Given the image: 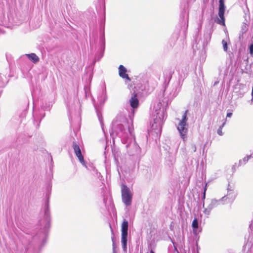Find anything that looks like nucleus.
<instances>
[{
  "label": "nucleus",
  "instance_id": "1",
  "mask_svg": "<svg viewBox=\"0 0 253 253\" xmlns=\"http://www.w3.org/2000/svg\"><path fill=\"white\" fill-rule=\"evenodd\" d=\"M188 110H186L184 114L182 116V118L180 123H179L177 129L179 130L181 138L185 140L186 138V133L187 132V128L186 127L187 126L186 122L187 121V114Z\"/></svg>",
  "mask_w": 253,
  "mask_h": 253
},
{
  "label": "nucleus",
  "instance_id": "15",
  "mask_svg": "<svg viewBox=\"0 0 253 253\" xmlns=\"http://www.w3.org/2000/svg\"><path fill=\"white\" fill-rule=\"evenodd\" d=\"M206 188H205V190H204V196H204V198H205V192H206Z\"/></svg>",
  "mask_w": 253,
  "mask_h": 253
},
{
  "label": "nucleus",
  "instance_id": "9",
  "mask_svg": "<svg viewBox=\"0 0 253 253\" xmlns=\"http://www.w3.org/2000/svg\"><path fill=\"white\" fill-rule=\"evenodd\" d=\"M192 227L194 228V229H198V220L197 218H195L193 221H192Z\"/></svg>",
  "mask_w": 253,
  "mask_h": 253
},
{
  "label": "nucleus",
  "instance_id": "6",
  "mask_svg": "<svg viewBox=\"0 0 253 253\" xmlns=\"http://www.w3.org/2000/svg\"><path fill=\"white\" fill-rule=\"evenodd\" d=\"M119 69V75L120 77L123 79H125L129 81H130V79L128 75L126 73V69L122 65H120L118 68Z\"/></svg>",
  "mask_w": 253,
  "mask_h": 253
},
{
  "label": "nucleus",
  "instance_id": "4",
  "mask_svg": "<svg viewBox=\"0 0 253 253\" xmlns=\"http://www.w3.org/2000/svg\"><path fill=\"white\" fill-rule=\"evenodd\" d=\"M128 226V221L125 219L122 224V242L124 248H126Z\"/></svg>",
  "mask_w": 253,
  "mask_h": 253
},
{
  "label": "nucleus",
  "instance_id": "13",
  "mask_svg": "<svg viewBox=\"0 0 253 253\" xmlns=\"http://www.w3.org/2000/svg\"><path fill=\"white\" fill-rule=\"evenodd\" d=\"M190 149H191V151L193 152H195L196 150V147L195 144H192L190 146Z\"/></svg>",
  "mask_w": 253,
  "mask_h": 253
},
{
  "label": "nucleus",
  "instance_id": "16",
  "mask_svg": "<svg viewBox=\"0 0 253 253\" xmlns=\"http://www.w3.org/2000/svg\"><path fill=\"white\" fill-rule=\"evenodd\" d=\"M252 95H253V87L252 91Z\"/></svg>",
  "mask_w": 253,
  "mask_h": 253
},
{
  "label": "nucleus",
  "instance_id": "2",
  "mask_svg": "<svg viewBox=\"0 0 253 253\" xmlns=\"http://www.w3.org/2000/svg\"><path fill=\"white\" fill-rule=\"evenodd\" d=\"M122 198L123 202L126 206L131 204L132 196L129 189L125 184L121 185Z\"/></svg>",
  "mask_w": 253,
  "mask_h": 253
},
{
  "label": "nucleus",
  "instance_id": "10",
  "mask_svg": "<svg viewBox=\"0 0 253 253\" xmlns=\"http://www.w3.org/2000/svg\"><path fill=\"white\" fill-rule=\"evenodd\" d=\"M222 43L223 44V49L225 51H226L228 49V44L227 42L225 40H223L222 41Z\"/></svg>",
  "mask_w": 253,
  "mask_h": 253
},
{
  "label": "nucleus",
  "instance_id": "17",
  "mask_svg": "<svg viewBox=\"0 0 253 253\" xmlns=\"http://www.w3.org/2000/svg\"><path fill=\"white\" fill-rule=\"evenodd\" d=\"M150 253H154L153 251H151L150 252Z\"/></svg>",
  "mask_w": 253,
  "mask_h": 253
},
{
  "label": "nucleus",
  "instance_id": "5",
  "mask_svg": "<svg viewBox=\"0 0 253 253\" xmlns=\"http://www.w3.org/2000/svg\"><path fill=\"white\" fill-rule=\"evenodd\" d=\"M73 147L76 156L78 157L79 161L82 163H84V157L82 154L79 146L76 143L73 142Z\"/></svg>",
  "mask_w": 253,
  "mask_h": 253
},
{
  "label": "nucleus",
  "instance_id": "12",
  "mask_svg": "<svg viewBox=\"0 0 253 253\" xmlns=\"http://www.w3.org/2000/svg\"><path fill=\"white\" fill-rule=\"evenodd\" d=\"M249 49H250V54L251 55H253V43L252 44H251V45H250Z\"/></svg>",
  "mask_w": 253,
  "mask_h": 253
},
{
  "label": "nucleus",
  "instance_id": "3",
  "mask_svg": "<svg viewBox=\"0 0 253 253\" xmlns=\"http://www.w3.org/2000/svg\"><path fill=\"white\" fill-rule=\"evenodd\" d=\"M219 3L218 14L219 18L217 19V23L221 25L225 26L224 13L225 10V6L224 5V0H219Z\"/></svg>",
  "mask_w": 253,
  "mask_h": 253
},
{
  "label": "nucleus",
  "instance_id": "11",
  "mask_svg": "<svg viewBox=\"0 0 253 253\" xmlns=\"http://www.w3.org/2000/svg\"><path fill=\"white\" fill-rule=\"evenodd\" d=\"M225 124V123H224L222 126H220V127L218 128V130H217V133L219 135H222V127L224 126Z\"/></svg>",
  "mask_w": 253,
  "mask_h": 253
},
{
  "label": "nucleus",
  "instance_id": "7",
  "mask_svg": "<svg viewBox=\"0 0 253 253\" xmlns=\"http://www.w3.org/2000/svg\"><path fill=\"white\" fill-rule=\"evenodd\" d=\"M129 101H130V106L133 108H136L138 106L139 101H138V98L136 97V96H132L130 98Z\"/></svg>",
  "mask_w": 253,
  "mask_h": 253
},
{
  "label": "nucleus",
  "instance_id": "14",
  "mask_svg": "<svg viewBox=\"0 0 253 253\" xmlns=\"http://www.w3.org/2000/svg\"><path fill=\"white\" fill-rule=\"evenodd\" d=\"M232 113H230H230H228L227 114V117H229H229H231V116H232Z\"/></svg>",
  "mask_w": 253,
  "mask_h": 253
},
{
  "label": "nucleus",
  "instance_id": "8",
  "mask_svg": "<svg viewBox=\"0 0 253 253\" xmlns=\"http://www.w3.org/2000/svg\"><path fill=\"white\" fill-rule=\"evenodd\" d=\"M28 58L34 63L38 62L39 61V58L35 53H31L27 54Z\"/></svg>",
  "mask_w": 253,
  "mask_h": 253
}]
</instances>
